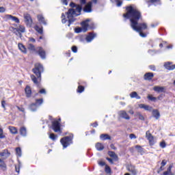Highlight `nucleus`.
Here are the masks:
<instances>
[{
  "label": "nucleus",
  "mask_w": 175,
  "mask_h": 175,
  "mask_svg": "<svg viewBox=\"0 0 175 175\" xmlns=\"http://www.w3.org/2000/svg\"><path fill=\"white\" fill-rule=\"evenodd\" d=\"M95 146L98 151H103V150H105V146H103L102 143L98 142L96 144Z\"/></svg>",
  "instance_id": "26"
},
{
  "label": "nucleus",
  "mask_w": 175,
  "mask_h": 175,
  "mask_svg": "<svg viewBox=\"0 0 175 175\" xmlns=\"http://www.w3.org/2000/svg\"><path fill=\"white\" fill-rule=\"evenodd\" d=\"M38 107L42 106L43 104V98H37L36 99V103H34Z\"/></svg>",
  "instance_id": "39"
},
{
  "label": "nucleus",
  "mask_w": 175,
  "mask_h": 175,
  "mask_svg": "<svg viewBox=\"0 0 175 175\" xmlns=\"http://www.w3.org/2000/svg\"><path fill=\"white\" fill-rule=\"evenodd\" d=\"M119 114L120 116L122 117V118H124V120H131V117H129V115H128L125 111H120Z\"/></svg>",
  "instance_id": "20"
},
{
  "label": "nucleus",
  "mask_w": 175,
  "mask_h": 175,
  "mask_svg": "<svg viewBox=\"0 0 175 175\" xmlns=\"http://www.w3.org/2000/svg\"><path fill=\"white\" fill-rule=\"evenodd\" d=\"M0 167L3 170H6V163L2 159H0Z\"/></svg>",
  "instance_id": "34"
},
{
  "label": "nucleus",
  "mask_w": 175,
  "mask_h": 175,
  "mask_svg": "<svg viewBox=\"0 0 175 175\" xmlns=\"http://www.w3.org/2000/svg\"><path fill=\"white\" fill-rule=\"evenodd\" d=\"M100 138L101 140H111V137L109 134H101Z\"/></svg>",
  "instance_id": "28"
},
{
  "label": "nucleus",
  "mask_w": 175,
  "mask_h": 175,
  "mask_svg": "<svg viewBox=\"0 0 175 175\" xmlns=\"http://www.w3.org/2000/svg\"><path fill=\"white\" fill-rule=\"evenodd\" d=\"M149 69H150V70H152L153 72H155V70H157V67L155 66V65H150Z\"/></svg>",
  "instance_id": "48"
},
{
  "label": "nucleus",
  "mask_w": 175,
  "mask_h": 175,
  "mask_svg": "<svg viewBox=\"0 0 175 175\" xmlns=\"http://www.w3.org/2000/svg\"><path fill=\"white\" fill-rule=\"evenodd\" d=\"M38 107L36 105L35 103H33L29 105V109L31 111H36V110H38Z\"/></svg>",
  "instance_id": "30"
},
{
  "label": "nucleus",
  "mask_w": 175,
  "mask_h": 175,
  "mask_svg": "<svg viewBox=\"0 0 175 175\" xmlns=\"http://www.w3.org/2000/svg\"><path fill=\"white\" fill-rule=\"evenodd\" d=\"M131 98H136V99H140L141 97L140 96L137 95V92H133L130 94Z\"/></svg>",
  "instance_id": "38"
},
{
  "label": "nucleus",
  "mask_w": 175,
  "mask_h": 175,
  "mask_svg": "<svg viewBox=\"0 0 175 175\" xmlns=\"http://www.w3.org/2000/svg\"><path fill=\"white\" fill-rule=\"evenodd\" d=\"M135 148L137 150V152L139 154L144 152V148H143L140 145L135 146Z\"/></svg>",
  "instance_id": "40"
},
{
  "label": "nucleus",
  "mask_w": 175,
  "mask_h": 175,
  "mask_svg": "<svg viewBox=\"0 0 175 175\" xmlns=\"http://www.w3.org/2000/svg\"><path fill=\"white\" fill-rule=\"evenodd\" d=\"M129 137H130V139H136L137 137L135 134L131 133L129 135Z\"/></svg>",
  "instance_id": "60"
},
{
  "label": "nucleus",
  "mask_w": 175,
  "mask_h": 175,
  "mask_svg": "<svg viewBox=\"0 0 175 175\" xmlns=\"http://www.w3.org/2000/svg\"><path fill=\"white\" fill-rule=\"evenodd\" d=\"M71 50L72 53H77V46H72Z\"/></svg>",
  "instance_id": "54"
},
{
  "label": "nucleus",
  "mask_w": 175,
  "mask_h": 175,
  "mask_svg": "<svg viewBox=\"0 0 175 175\" xmlns=\"http://www.w3.org/2000/svg\"><path fill=\"white\" fill-rule=\"evenodd\" d=\"M19 133L21 136L25 137V136H27V128H25V126L21 127L19 129Z\"/></svg>",
  "instance_id": "22"
},
{
  "label": "nucleus",
  "mask_w": 175,
  "mask_h": 175,
  "mask_svg": "<svg viewBox=\"0 0 175 175\" xmlns=\"http://www.w3.org/2000/svg\"><path fill=\"white\" fill-rule=\"evenodd\" d=\"M148 100H150L151 102H157V97H154L152 94H148L147 96Z\"/></svg>",
  "instance_id": "37"
},
{
  "label": "nucleus",
  "mask_w": 175,
  "mask_h": 175,
  "mask_svg": "<svg viewBox=\"0 0 175 175\" xmlns=\"http://www.w3.org/2000/svg\"><path fill=\"white\" fill-rule=\"evenodd\" d=\"M145 1L149 6H151V5L158 3V2H159L160 0H145Z\"/></svg>",
  "instance_id": "32"
},
{
  "label": "nucleus",
  "mask_w": 175,
  "mask_h": 175,
  "mask_svg": "<svg viewBox=\"0 0 175 175\" xmlns=\"http://www.w3.org/2000/svg\"><path fill=\"white\" fill-rule=\"evenodd\" d=\"M27 50H29V51H34V53L36 52V48L35 47V45H33V44H28Z\"/></svg>",
  "instance_id": "29"
},
{
  "label": "nucleus",
  "mask_w": 175,
  "mask_h": 175,
  "mask_svg": "<svg viewBox=\"0 0 175 175\" xmlns=\"http://www.w3.org/2000/svg\"><path fill=\"white\" fill-rule=\"evenodd\" d=\"M95 38H96V33L94 32H90L88 33V36H86L85 40L86 42H88V43H90V42H92V40H94Z\"/></svg>",
  "instance_id": "12"
},
{
  "label": "nucleus",
  "mask_w": 175,
  "mask_h": 175,
  "mask_svg": "<svg viewBox=\"0 0 175 175\" xmlns=\"http://www.w3.org/2000/svg\"><path fill=\"white\" fill-rule=\"evenodd\" d=\"M61 118L59 119V120H54L52 122V129L55 133L59 132L60 133L62 132L61 130Z\"/></svg>",
  "instance_id": "7"
},
{
  "label": "nucleus",
  "mask_w": 175,
  "mask_h": 175,
  "mask_svg": "<svg viewBox=\"0 0 175 175\" xmlns=\"http://www.w3.org/2000/svg\"><path fill=\"white\" fill-rule=\"evenodd\" d=\"M85 90V88L83 85H79L77 89V92L78 94H82V92H84Z\"/></svg>",
  "instance_id": "31"
},
{
  "label": "nucleus",
  "mask_w": 175,
  "mask_h": 175,
  "mask_svg": "<svg viewBox=\"0 0 175 175\" xmlns=\"http://www.w3.org/2000/svg\"><path fill=\"white\" fill-rule=\"evenodd\" d=\"M38 93L43 94L44 95H46V89H41V90H40Z\"/></svg>",
  "instance_id": "55"
},
{
  "label": "nucleus",
  "mask_w": 175,
  "mask_h": 175,
  "mask_svg": "<svg viewBox=\"0 0 175 175\" xmlns=\"http://www.w3.org/2000/svg\"><path fill=\"white\" fill-rule=\"evenodd\" d=\"M163 170H165L164 167L161 165V167H159V170L157 171V173L159 174V173H161V172H163Z\"/></svg>",
  "instance_id": "56"
},
{
  "label": "nucleus",
  "mask_w": 175,
  "mask_h": 175,
  "mask_svg": "<svg viewBox=\"0 0 175 175\" xmlns=\"http://www.w3.org/2000/svg\"><path fill=\"white\" fill-rule=\"evenodd\" d=\"M135 117H137L141 121H144L146 120L144 116H142V113L140 112H137L135 115Z\"/></svg>",
  "instance_id": "35"
},
{
  "label": "nucleus",
  "mask_w": 175,
  "mask_h": 175,
  "mask_svg": "<svg viewBox=\"0 0 175 175\" xmlns=\"http://www.w3.org/2000/svg\"><path fill=\"white\" fill-rule=\"evenodd\" d=\"M126 13L123 14V17L129 20L130 27L133 31L138 32L142 38H146L148 33H144V31L148 29L147 23H139L143 21V14L137 8L133 7L132 5L125 7Z\"/></svg>",
  "instance_id": "1"
},
{
  "label": "nucleus",
  "mask_w": 175,
  "mask_h": 175,
  "mask_svg": "<svg viewBox=\"0 0 175 175\" xmlns=\"http://www.w3.org/2000/svg\"><path fill=\"white\" fill-rule=\"evenodd\" d=\"M36 54H38V55L42 59H44L46 58V51H44V49H43V47L38 46L36 48Z\"/></svg>",
  "instance_id": "10"
},
{
  "label": "nucleus",
  "mask_w": 175,
  "mask_h": 175,
  "mask_svg": "<svg viewBox=\"0 0 175 175\" xmlns=\"http://www.w3.org/2000/svg\"><path fill=\"white\" fill-rule=\"evenodd\" d=\"M167 163V161H166V159H163L162 160L161 163V166H166V164Z\"/></svg>",
  "instance_id": "53"
},
{
  "label": "nucleus",
  "mask_w": 175,
  "mask_h": 175,
  "mask_svg": "<svg viewBox=\"0 0 175 175\" xmlns=\"http://www.w3.org/2000/svg\"><path fill=\"white\" fill-rule=\"evenodd\" d=\"M32 72L35 75H31L30 79L37 87H39L40 83H42V73L44 72L43 65L40 63H36L34 64V68L32 69Z\"/></svg>",
  "instance_id": "2"
},
{
  "label": "nucleus",
  "mask_w": 175,
  "mask_h": 175,
  "mask_svg": "<svg viewBox=\"0 0 175 175\" xmlns=\"http://www.w3.org/2000/svg\"><path fill=\"white\" fill-rule=\"evenodd\" d=\"M160 147L161 148H166V142L163 140L161 142H160Z\"/></svg>",
  "instance_id": "47"
},
{
  "label": "nucleus",
  "mask_w": 175,
  "mask_h": 175,
  "mask_svg": "<svg viewBox=\"0 0 175 175\" xmlns=\"http://www.w3.org/2000/svg\"><path fill=\"white\" fill-rule=\"evenodd\" d=\"M88 23H90V19H86L81 23L82 27H77L75 29V32L77 33H80V32H87L88 31Z\"/></svg>",
  "instance_id": "5"
},
{
  "label": "nucleus",
  "mask_w": 175,
  "mask_h": 175,
  "mask_svg": "<svg viewBox=\"0 0 175 175\" xmlns=\"http://www.w3.org/2000/svg\"><path fill=\"white\" fill-rule=\"evenodd\" d=\"M25 18V23L27 27H32V23L33 21H32V18L31 17V15L29 14H27L24 16Z\"/></svg>",
  "instance_id": "11"
},
{
  "label": "nucleus",
  "mask_w": 175,
  "mask_h": 175,
  "mask_svg": "<svg viewBox=\"0 0 175 175\" xmlns=\"http://www.w3.org/2000/svg\"><path fill=\"white\" fill-rule=\"evenodd\" d=\"M18 47L19 50H21V51L23 53V54H27V48L24 46V44H23V43H18Z\"/></svg>",
  "instance_id": "23"
},
{
  "label": "nucleus",
  "mask_w": 175,
  "mask_h": 175,
  "mask_svg": "<svg viewBox=\"0 0 175 175\" xmlns=\"http://www.w3.org/2000/svg\"><path fill=\"white\" fill-rule=\"evenodd\" d=\"M6 12V8L4 7H0V13H5Z\"/></svg>",
  "instance_id": "57"
},
{
  "label": "nucleus",
  "mask_w": 175,
  "mask_h": 175,
  "mask_svg": "<svg viewBox=\"0 0 175 175\" xmlns=\"http://www.w3.org/2000/svg\"><path fill=\"white\" fill-rule=\"evenodd\" d=\"M107 154L109 157H106L107 161L111 163V165H114V161L115 162H117L118 161V155L116 154L115 152L113 151H108ZM112 158V159H111Z\"/></svg>",
  "instance_id": "6"
},
{
  "label": "nucleus",
  "mask_w": 175,
  "mask_h": 175,
  "mask_svg": "<svg viewBox=\"0 0 175 175\" xmlns=\"http://www.w3.org/2000/svg\"><path fill=\"white\" fill-rule=\"evenodd\" d=\"M173 168V165L170 164L167 168V172H169L172 174V169Z\"/></svg>",
  "instance_id": "51"
},
{
  "label": "nucleus",
  "mask_w": 175,
  "mask_h": 175,
  "mask_svg": "<svg viewBox=\"0 0 175 175\" xmlns=\"http://www.w3.org/2000/svg\"><path fill=\"white\" fill-rule=\"evenodd\" d=\"M152 116L156 120H159V117H161V113L158 109L152 110Z\"/></svg>",
  "instance_id": "24"
},
{
  "label": "nucleus",
  "mask_w": 175,
  "mask_h": 175,
  "mask_svg": "<svg viewBox=\"0 0 175 175\" xmlns=\"http://www.w3.org/2000/svg\"><path fill=\"white\" fill-rule=\"evenodd\" d=\"M157 99H158V100H162V99H163V94H160Z\"/></svg>",
  "instance_id": "61"
},
{
  "label": "nucleus",
  "mask_w": 175,
  "mask_h": 175,
  "mask_svg": "<svg viewBox=\"0 0 175 175\" xmlns=\"http://www.w3.org/2000/svg\"><path fill=\"white\" fill-rule=\"evenodd\" d=\"M16 155H18V157H21V148H20V147L16 148Z\"/></svg>",
  "instance_id": "46"
},
{
  "label": "nucleus",
  "mask_w": 175,
  "mask_h": 175,
  "mask_svg": "<svg viewBox=\"0 0 175 175\" xmlns=\"http://www.w3.org/2000/svg\"><path fill=\"white\" fill-rule=\"evenodd\" d=\"M49 139H51V140H53V142H55V139H58V135H57L54 133H51L49 135Z\"/></svg>",
  "instance_id": "41"
},
{
  "label": "nucleus",
  "mask_w": 175,
  "mask_h": 175,
  "mask_svg": "<svg viewBox=\"0 0 175 175\" xmlns=\"http://www.w3.org/2000/svg\"><path fill=\"white\" fill-rule=\"evenodd\" d=\"M115 2H116L117 6H118V7H120V6H121V5H122V1H121L120 0H118V1H115Z\"/></svg>",
  "instance_id": "59"
},
{
  "label": "nucleus",
  "mask_w": 175,
  "mask_h": 175,
  "mask_svg": "<svg viewBox=\"0 0 175 175\" xmlns=\"http://www.w3.org/2000/svg\"><path fill=\"white\" fill-rule=\"evenodd\" d=\"M81 10H83V7L80 5H78L76 8V12H77L79 15H80V13H81Z\"/></svg>",
  "instance_id": "45"
},
{
  "label": "nucleus",
  "mask_w": 175,
  "mask_h": 175,
  "mask_svg": "<svg viewBox=\"0 0 175 175\" xmlns=\"http://www.w3.org/2000/svg\"><path fill=\"white\" fill-rule=\"evenodd\" d=\"M62 3H63V5H65L66 6H67L68 0H62Z\"/></svg>",
  "instance_id": "63"
},
{
  "label": "nucleus",
  "mask_w": 175,
  "mask_h": 175,
  "mask_svg": "<svg viewBox=\"0 0 175 175\" xmlns=\"http://www.w3.org/2000/svg\"><path fill=\"white\" fill-rule=\"evenodd\" d=\"M139 109H144L146 111H151V110H152V107L146 104H139Z\"/></svg>",
  "instance_id": "19"
},
{
  "label": "nucleus",
  "mask_w": 175,
  "mask_h": 175,
  "mask_svg": "<svg viewBox=\"0 0 175 175\" xmlns=\"http://www.w3.org/2000/svg\"><path fill=\"white\" fill-rule=\"evenodd\" d=\"M98 165H100V166H106V163H105V161H100Z\"/></svg>",
  "instance_id": "62"
},
{
  "label": "nucleus",
  "mask_w": 175,
  "mask_h": 175,
  "mask_svg": "<svg viewBox=\"0 0 175 175\" xmlns=\"http://www.w3.org/2000/svg\"><path fill=\"white\" fill-rule=\"evenodd\" d=\"M62 23L63 24H66V23L68 22V20H66V18L65 16V14L64 13H62Z\"/></svg>",
  "instance_id": "43"
},
{
  "label": "nucleus",
  "mask_w": 175,
  "mask_h": 175,
  "mask_svg": "<svg viewBox=\"0 0 175 175\" xmlns=\"http://www.w3.org/2000/svg\"><path fill=\"white\" fill-rule=\"evenodd\" d=\"M1 107H3L4 110H6V101L5 100L1 101Z\"/></svg>",
  "instance_id": "50"
},
{
  "label": "nucleus",
  "mask_w": 175,
  "mask_h": 175,
  "mask_svg": "<svg viewBox=\"0 0 175 175\" xmlns=\"http://www.w3.org/2000/svg\"><path fill=\"white\" fill-rule=\"evenodd\" d=\"M16 108L18 109V110H19V111H21L22 113H25V109L24 107L16 106Z\"/></svg>",
  "instance_id": "49"
},
{
  "label": "nucleus",
  "mask_w": 175,
  "mask_h": 175,
  "mask_svg": "<svg viewBox=\"0 0 175 175\" xmlns=\"http://www.w3.org/2000/svg\"><path fill=\"white\" fill-rule=\"evenodd\" d=\"M164 68H165L167 70H174L175 64H173L172 62H167L164 64Z\"/></svg>",
  "instance_id": "14"
},
{
  "label": "nucleus",
  "mask_w": 175,
  "mask_h": 175,
  "mask_svg": "<svg viewBox=\"0 0 175 175\" xmlns=\"http://www.w3.org/2000/svg\"><path fill=\"white\" fill-rule=\"evenodd\" d=\"M66 14L67 16V18L68 20V27H70L72 24L76 21V18H75V14H76V10L72 8H70L67 12H66Z\"/></svg>",
  "instance_id": "4"
},
{
  "label": "nucleus",
  "mask_w": 175,
  "mask_h": 175,
  "mask_svg": "<svg viewBox=\"0 0 175 175\" xmlns=\"http://www.w3.org/2000/svg\"><path fill=\"white\" fill-rule=\"evenodd\" d=\"M126 169L128 172L131 173L132 175H137V170L136 169V166L132 164H128L126 166Z\"/></svg>",
  "instance_id": "9"
},
{
  "label": "nucleus",
  "mask_w": 175,
  "mask_h": 175,
  "mask_svg": "<svg viewBox=\"0 0 175 175\" xmlns=\"http://www.w3.org/2000/svg\"><path fill=\"white\" fill-rule=\"evenodd\" d=\"M60 143L64 148L69 147L70 144H73V134H70L68 136L62 137L60 139Z\"/></svg>",
  "instance_id": "3"
},
{
  "label": "nucleus",
  "mask_w": 175,
  "mask_h": 175,
  "mask_svg": "<svg viewBox=\"0 0 175 175\" xmlns=\"http://www.w3.org/2000/svg\"><path fill=\"white\" fill-rule=\"evenodd\" d=\"M83 12L85 13H91L92 12V1H89L83 8Z\"/></svg>",
  "instance_id": "13"
},
{
  "label": "nucleus",
  "mask_w": 175,
  "mask_h": 175,
  "mask_svg": "<svg viewBox=\"0 0 175 175\" xmlns=\"http://www.w3.org/2000/svg\"><path fill=\"white\" fill-rule=\"evenodd\" d=\"M5 155H10V152H9V150L8 149H5L3 150V152H0V157H5Z\"/></svg>",
  "instance_id": "36"
},
{
  "label": "nucleus",
  "mask_w": 175,
  "mask_h": 175,
  "mask_svg": "<svg viewBox=\"0 0 175 175\" xmlns=\"http://www.w3.org/2000/svg\"><path fill=\"white\" fill-rule=\"evenodd\" d=\"M8 129L12 135H17V133H18V130L16 128V126H10Z\"/></svg>",
  "instance_id": "21"
},
{
  "label": "nucleus",
  "mask_w": 175,
  "mask_h": 175,
  "mask_svg": "<svg viewBox=\"0 0 175 175\" xmlns=\"http://www.w3.org/2000/svg\"><path fill=\"white\" fill-rule=\"evenodd\" d=\"M15 170L16 173H20V165H15Z\"/></svg>",
  "instance_id": "52"
},
{
  "label": "nucleus",
  "mask_w": 175,
  "mask_h": 175,
  "mask_svg": "<svg viewBox=\"0 0 175 175\" xmlns=\"http://www.w3.org/2000/svg\"><path fill=\"white\" fill-rule=\"evenodd\" d=\"M146 137L147 140H148L149 146H150L151 147L154 146L155 143H157V141H155L153 135L151 134L150 131H147L146 132Z\"/></svg>",
  "instance_id": "8"
},
{
  "label": "nucleus",
  "mask_w": 175,
  "mask_h": 175,
  "mask_svg": "<svg viewBox=\"0 0 175 175\" xmlns=\"http://www.w3.org/2000/svg\"><path fill=\"white\" fill-rule=\"evenodd\" d=\"M25 94L26 95V98H31L32 96V89H31V86L26 85L25 88Z\"/></svg>",
  "instance_id": "15"
},
{
  "label": "nucleus",
  "mask_w": 175,
  "mask_h": 175,
  "mask_svg": "<svg viewBox=\"0 0 175 175\" xmlns=\"http://www.w3.org/2000/svg\"><path fill=\"white\" fill-rule=\"evenodd\" d=\"M37 18L39 23H42V24H43L44 25H47V22H46L44 17H43L42 15H38Z\"/></svg>",
  "instance_id": "27"
},
{
  "label": "nucleus",
  "mask_w": 175,
  "mask_h": 175,
  "mask_svg": "<svg viewBox=\"0 0 175 175\" xmlns=\"http://www.w3.org/2000/svg\"><path fill=\"white\" fill-rule=\"evenodd\" d=\"M5 18H7V20H12V21H14V23H16V24H20V19H18L17 16H14L11 14H6Z\"/></svg>",
  "instance_id": "16"
},
{
  "label": "nucleus",
  "mask_w": 175,
  "mask_h": 175,
  "mask_svg": "<svg viewBox=\"0 0 175 175\" xmlns=\"http://www.w3.org/2000/svg\"><path fill=\"white\" fill-rule=\"evenodd\" d=\"M12 29H14V31H16L18 33H24V32H25V27L21 25H20L17 28L12 27Z\"/></svg>",
  "instance_id": "18"
},
{
  "label": "nucleus",
  "mask_w": 175,
  "mask_h": 175,
  "mask_svg": "<svg viewBox=\"0 0 175 175\" xmlns=\"http://www.w3.org/2000/svg\"><path fill=\"white\" fill-rule=\"evenodd\" d=\"M105 173L110 174V173H111V168H110L109 165H106L105 168Z\"/></svg>",
  "instance_id": "42"
},
{
  "label": "nucleus",
  "mask_w": 175,
  "mask_h": 175,
  "mask_svg": "<svg viewBox=\"0 0 175 175\" xmlns=\"http://www.w3.org/2000/svg\"><path fill=\"white\" fill-rule=\"evenodd\" d=\"M0 139H6V135L3 134V129L0 128Z\"/></svg>",
  "instance_id": "44"
},
{
  "label": "nucleus",
  "mask_w": 175,
  "mask_h": 175,
  "mask_svg": "<svg viewBox=\"0 0 175 175\" xmlns=\"http://www.w3.org/2000/svg\"><path fill=\"white\" fill-rule=\"evenodd\" d=\"M93 128H96L98 126V122H95L94 123L92 124Z\"/></svg>",
  "instance_id": "64"
},
{
  "label": "nucleus",
  "mask_w": 175,
  "mask_h": 175,
  "mask_svg": "<svg viewBox=\"0 0 175 175\" xmlns=\"http://www.w3.org/2000/svg\"><path fill=\"white\" fill-rule=\"evenodd\" d=\"M110 148H111V150H114V151H116V150H117V147H116V146H114L113 144H111L110 145Z\"/></svg>",
  "instance_id": "58"
},
{
  "label": "nucleus",
  "mask_w": 175,
  "mask_h": 175,
  "mask_svg": "<svg viewBox=\"0 0 175 175\" xmlns=\"http://www.w3.org/2000/svg\"><path fill=\"white\" fill-rule=\"evenodd\" d=\"M154 91L155 92H165V88L161 86H154L153 88Z\"/></svg>",
  "instance_id": "25"
},
{
  "label": "nucleus",
  "mask_w": 175,
  "mask_h": 175,
  "mask_svg": "<svg viewBox=\"0 0 175 175\" xmlns=\"http://www.w3.org/2000/svg\"><path fill=\"white\" fill-rule=\"evenodd\" d=\"M34 29L40 35H43V27H39L38 25L34 26Z\"/></svg>",
  "instance_id": "33"
},
{
  "label": "nucleus",
  "mask_w": 175,
  "mask_h": 175,
  "mask_svg": "<svg viewBox=\"0 0 175 175\" xmlns=\"http://www.w3.org/2000/svg\"><path fill=\"white\" fill-rule=\"evenodd\" d=\"M154 79V72H146L144 75V79L146 81H151Z\"/></svg>",
  "instance_id": "17"
}]
</instances>
